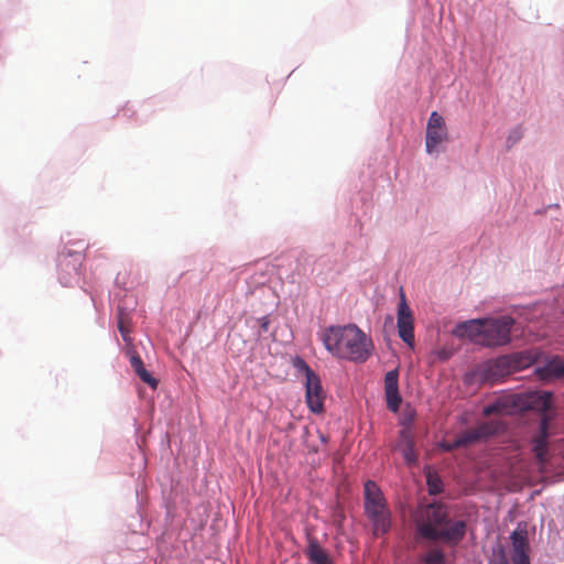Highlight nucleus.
Here are the masks:
<instances>
[{"mask_svg":"<svg viewBox=\"0 0 564 564\" xmlns=\"http://www.w3.org/2000/svg\"><path fill=\"white\" fill-rule=\"evenodd\" d=\"M506 367H507V360L501 358V359H498V360L494 361L492 364H490L489 371L494 376L502 375V372L506 370Z\"/></svg>","mask_w":564,"mask_h":564,"instance_id":"nucleus-20","label":"nucleus"},{"mask_svg":"<svg viewBox=\"0 0 564 564\" xmlns=\"http://www.w3.org/2000/svg\"><path fill=\"white\" fill-rule=\"evenodd\" d=\"M269 323H270V321H269L268 317L264 316V317L260 318V327H261L262 332H267L268 330Z\"/></svg>","mask_w":564,"mask_h":564,"instance_id":"nucleus-21","label":"nucleus"},{"mask_svg":"<svg viewBox=\"0 0 564 564\" xmlns=\"http://www.w3.org/2000/svg\"><path fill=\"white\" fill-rule=\"evenodd\" d=\"M365 511L373 527L375 535H382L390 529V511L379 486L368 480L365 484Z\"/></svg>","mask_w":564,"mask_h":564,"instance_id":"nucleus-4","label":"nucleus"},{"mask_svg":"<svg viewBox=\"0 0 564 564\" xmlns=\"http://www.w3.org/2000/svg\"><path fill=\"white\" fill-rule=\"evenodd\" d=\"M535 372L544 381L560 379L564 377V361L558 357H554L536 368Z\"/></svg>","mask_w":564,"mask_h":564,"instance_id":"nucleus-13","label":"nucleus"},{"mask_svg":"<svg viewBox=\"0 0 564 564\" xmlns=\"http://www.w3.org/2000/svg\"><path fill=\"white\" fill-rule=\"evenodd\" d=\"M505 430L506 425L501 421L484 422L474 429L462 432L452 442H445L443 447L446 451H454L500 434Z\"/></svg>","mask_w":564,"mask_h":564,"instance_id":"nucleus-5","label":"nucleus"},{"mask_svg":"<svg viewBox=\"0 0 564 564\" xmlns=\"http://www.w3.org/2000/svg\"><path fill=\"white\" fill-rule=\"evenodd\" d=\"M130 364L138 377L152 389H156L158 380L145 369L144 364L140 356L134 352L130 358Z\"/></svg>","mask_w":564,"mask_h":564,"instance_id":"nucleus-16","label":"nucleus"},{"mask_svg":"<svg viewBox=\"0 0 564 564\" xmlns=\"http://www.w3.org/2000/svg\"><path fill=\"white\" fill-rule=\"evenodd\" d=\"M305 555L308 560V564H334L328 553L314 538L308 539Z\"/></svg>","mask_w":564,"mask_h":564,"instance_id":"nucleus-15","label":"nucleus"},{"mask_svg":"<svg viewBox=\"0 0 564 564\" xmlns=\"http://www.w3.org/2000/svg\"><path fill=\"white\" fill-rule=\"evenodd\" d=\"M415 524L422 538L443 541L449 545H456L462 541L466 531L465 522L449 519L442 503H431L421 508L415 518Z\"/></svg>","mask_w":564,"mask_h":564,"instance_id":"nucleus-2","label":"nucleus"},{"mask_svg":"<svg viewBox=\"0 0 564 564\" xmlns=\"http://www.w3.org/2000/svg\"><path fill=\"white\" fill-rule=\"evenodd\" d=\"M426 481L429 486V492L431 495H437L442 491L443 482L436 474L429 471L426 476Z\"/></svg>","mask_w":564,"mask_h":564,"instance_id":"nucleus-19","label":"nucleus"},{"mask_svg":"<svg viewBox=\"0 0 564 564\" xmlns=\"http://www.w3.org/2000/svg\"><path fill=\"white\" fill-rule=\"evenodd\" d=\"M447 140V129L444 118L433 111L426 124L425 147L427 153H433L436 148Z\"/></svg>","mask_w":564,"mask_h":564,"instance_id":"nucleus-9","label":"nucleus"},{"mask_svg":"<svg viewBox=\"0 0 564 564\" xmlns=\"http://www.w3.org/2000/svg\"><path fill=\"white\" fill-rule=\"evenodd\" d=\"M485 319H470L456 326L455 334L459 337H468L473 341L480 344L484 337Z\"/></svg>","mask_w":564,"mask_h":564,"instance_id":"nucleus-12","label":"nucleus"},{"mask_svg":"<svg viewBox=\"0 0 564 564\" xmlns=\"http://www.w3.org/2000/svg\"><path fill=\"white\" fill-rule=\"evenodd\" d=\"M553 394L546 391H530L527 393L512 395L509 399L498 400L492 404L485 406L486 416L505 413L509 406L519 410H532L542 413L538 435L533 438V452L540 463L545 462L547 453V430L552 408Z\"/></svg>","mask_w":564,"mask_h":564,"instance_id":"nucleus-1","label":"nucleus"},{"mask_svg":"<svg viewBox=\"0 0 564 564\" xmlns=\"http://www.w3.org/2000/svg\"><path fill=\"white\" fill-rule=\"evenodd\" d=\"M422 564H446L445 554L440 549H432L422 556Z\"/></svg>","mask_w":564,"mask_h":564,"instance_id":"nucleus-18","label":"nucleus"},{"mask_svg":"<svg viewBox=\"0 0 564 564\" xmlns=\"http://www.w3.org/2000/svg\"><path fill=\"white\" fill-rule=\"evenodd\" d=\"M414 319L410 306L406 303L404 293L401 291L398 304V334L399 337L410 347L414 346Z\"/></svg>","mask_w":564,"mask_h":564,"instance_id":"nucleus-8","label":"nucleus"},{"mask_svg":"<svg viewBox=\"0 0 564 564\" xmlns=\"http://www.w3.org/2000/svg\"><path fill=\"white\" fill-rule=\"evenodd\" d=\"M513 564H530L528 530L524 522L518 523L516 530L510 535Z\"/></svg>","mask_w":564,"mask_h":564,"instance_id":"nucleus-10","label":"nucleus"},{"mask_svg":"<svg viewBox=\"0 0 564 564\" xmlns=\"http://www.w3.org/2000/svg\"><path fill=\"white\" fill-rule=\"evenodd\" d=\"M398 448L401 451L402 456L408 465L416 464L417 454L414 448V437L409 429H403L400 432Z\"/></svg>","mask_w":564,"mask_h":564,"instance_id":"nucleus-14","label":"nucleus"},{"mask_svg":"<svg viewBox=\"0 0 564 564\" xmlns=\"http://www.w3.org/2000/svg\"><path fill=\"white\" fill-rule=\"evenodd\" d=\"M513 324L514 319L510 316L486 318L484 337L479 339L480 345L497 347L508 344L510 341V332Z\"/></svg>","mask_w":564,"mask_h":564,"instance_id":"nucleus-6","label":"nucleus"},{"mask_svg":"<svg viewBox=\"0 0 564 564\" xmlns=\"http://www.w3.org/2000/svg\"><path fill=\"white\" fill-rule=\"evenodd\" d=\"M501 564H507V561H506V557H505L503 554H502V557H501Z\"/></svg>","mask_w":564,"mask_h":564,"instance_id":"nucleus-22","label":"nucleus"},{"mask_svg":"<svg viewBox=\"0 0 564 564\" xmlns=\"http://www.w3.org/2000/svg\"><path fill=\"white\" fill-rule=\"evenodd\" d=\"M384 393L387 408L391 412H398L400 404L402 402L401 395L399 393V370L393 369L386 373L384 376Z\"/></svg>","mask_w":564,"mask_h":564,"instance_id":"nucleus-11","label":"nucleus"},{"mask_svg":"<svg viewBox=\"0 0 564 564\" xmlns=\"http://www.w3.org/2000/svg\"><path fill=\"white\" fill-rule=\"evenodd\" d=\"M323 343L335 357L358 362L366 361L372 348L370 339L356 325L329 327Z\"/></svg>","mask_w":564,"mask_h":564,"instance_id":"nucleus-3","label":"nucleus"},{"mask_svg":"<svg viewBox=\"0 0 564 564\" xmlns=\"http://www.w3.org/2000/svg\"><path fill=\"white\" fill-rule=\"evenodd\" d=\"M118 329L124 341L129 340V334L132 329L130 313L123 308H118Z\"/></svg>","mask_w":564,"mask_h":564,"instance_id":"nucleus-17","label":"nucleus"},{"mask_svg":"<svg viewBox=\"0 0 564 564\" xmlns=\"http://www.w3.org/2000/svg\"><path fill=\"white\" fill-rule=\"evenodd\" d=\"M302 367L305 370V397L310 410L314 413H321L324 410L325 391L322 387L319 377L303 361Z\"/></svg>","mask_w":564,"mask_h":564,"instance_id":"nucleus-7","label":"nucleus"}]
</instances>
